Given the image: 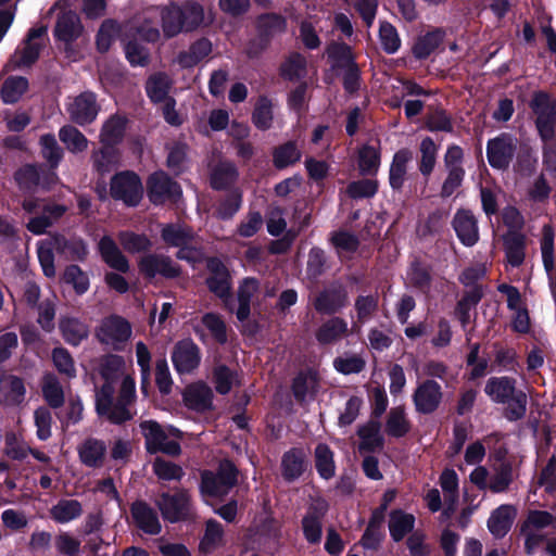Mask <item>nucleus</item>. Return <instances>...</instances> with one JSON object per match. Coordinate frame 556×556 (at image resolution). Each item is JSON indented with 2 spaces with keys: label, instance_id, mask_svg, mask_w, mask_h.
Listing matches in <instances>:
<instances>
[{
  "label": "nucleus",
  "instance_id": "f257e3e1",
  "mask_svg": "<svg viewBox=\"0 0 556 556\" xmlns=\"http://www.w3.org/2000/svg\"><path fill=\"white\" fill-rule=\"evenodd\" d=\"M101 376L104 383L96 393L98 415L113 424L129 420L132 414L127 406L135 400L136 389L124 358L117 355L104 357Z\"/></svg>",
  "mask_w": 556,
  "mask_h": 556
},
{
  "label": "nucleus",
  "instance_id": "f03ea898",
  "mask_svg": "<svg viewBox=\"0 0 556 556\" xmlns=\"http://www.w3.org/2000/svg\"><path fill=\"white\" fill-rule=\"evenodd\" d=\"M161 16L163 33L167 38L174 37L184 29L180 8L170 5L164 9L152 8L147 11L144 22L138 28L139 36L147 41H156L160 31L156 27V20Z\"/></svg>",
  "mask_w": 556,
  "mask_h": 556
},
{
  "label": "nucleus",
  "instance_id": "7ed1b4c3",
  "mask_svg": "<svg viewBox=\"0 0 556 556\" xmlns=\"http://www.w3.org/2000/svg\"><path fill=\"white\" fill-rule=\"evenodd\" d=\"M141 432L146 440V447L150 453L162 452L167 455L177 456L181 448L174 439L181 437V431L174 427L163 429L154 420H146L140 424Z\"/></svg>",
  "mask_w": 556,
  "mask_h": 556
},
{
  "label": "nucleus",
  "instance_id": "20e7f679",
  "mask_svg": "<svg viewBox=\"0 0 556 556\" xmlns=\"http://www.w3.org/2000/svg\"><path fill=\"white\" fill-rule=\"evenodd\" d=\"M53 250L72 260L83 258L87 254L86 245L80 240L70 242L63 238H55L52 241L40 244L38 248V258L47 277L55 275Z\"/></svg>",
  "mask_w": 556,
  "mask_h": 556
},
{
  "label": "nucleus",
  "instance_id": "39448f33",
  "mask_svg": "<svg viewBox=\"0 0 556 556\" xmlns=\"http://www.w3.org/2000/svg\"><path fill=\"white\" fill-rule=\"evenodd\" d=\"M200 485L201 494L204 498L207 496H223L237 482V471L233 465L228 462H222L216 473L204 471L202 473Z\"/></svg>",
  "mask_w": 556,
  "mask_h": 556
},
{
  "label": "nucleus",
  "instance_id": "423d86ee",
  "mask_svg": "<svg viewBox=\"0 0 556 556\" xmlns=\"http://www.w3.org/2000/svg\"><path fill=\"white\" fill-rule=\"evenodd\" d=\"M23 207L28 213L39 214L29 219L27 228L35 235H41L51 224L60 218L66 211V207L59 204H48L41 200L27 199Z\"/></svg>",
  "mask_w": 556,
  "mask_h": 556
},
{
  "label": "nucleus",
  "instance_id": "0eeeda50",
  "mask_svg": "<svg viewBox=\"0 0 556 556\" xmlns=\"http://www.w3.org/2000/svg\"><path fill=\"white\" fill-rule=\"evenodd\" d=\"M530 106L536 116L535 123L541 138L544 141L552 140L556 125V100H552L544 92H538L533 96Z\"/></svg>",
  "mask_w": 556,
  "mask_h": 556
},
{
  "label": "nucleus",
  "instance_id": "6e6552de",
  "mask_svg": "<svg viewBox=\"0 0 556 556\" xmlns=\"http://www.w3.org/2000/svg\"><path fill=\"white\" fill-rule=\"evenodd\" d=\"M164 519L170 522L185 520L192 516V505L188 491L178 490L174 494L162 493L156 501Z\"/></svg>",
  "mask_w": 556,
  "mask_h": 556
},
{
  "label": "nucleus",
  "instance_id": "1a4fd4ad",
  "mask_svg": "<svg viewBox=\"0 0 556 556\" xmlns=\"http://www.w3.org/2000/svg\"><path fill=\"white\" fill-rule=\"evenodd\" d=\"M47 33L46 27L31 28L27 35L24 47L16 50L11 60L5 64L4 71L9 72L17 67L31 65L39 56L43 47V36Z\"/></svg>",
  "mask_w": 556,
  "mask_h": 556
},
{
  "label": "nucleus",
  "instance_id": "9d476101",
  "mask_svg": "<svg viewBox=\"0 0 556 556\" xmlns=\"http://www.w3.org/2000/svg\"><path fill=\"white\" fill-rule=\"evenodd\" d=\"M110 191L114 199L135 206L142 198L143 188L136 174L123 172L112 178Z\"/></svg>",
  "mask_w": 556,
  "mask_h": 556
},
{
  "label": "nucleus",
  "instance_id": "9b49d317",
  "mask_svg": "<svg viewBox=\"0 0 556 556\" xmlns=\"http://www.w3.org/2000/svg\"><path fill=\"white\" fill-rule=\"evenodd\" d=\"M274 294V289H269L267 287L261 288L256 279H244L238 290L239 307L236 311L237 318L240 321L247 320L250 315V307L252 304L260 303L261 300L270 298Z\"/></svg>",
  "mask_w": 556,
  "mask_h": 556
},
{
  "label": "nucleus",
  "instance_id": "f8f14e48",
  "mask_svg": "<svg viewBox=\"0 0 556 556\" xmlns=\"http://www.w3.org/2000/svg\"><path fill=\"white\" fill-rule=\"evenodd\" d=\"M66 110L74 123L80 126L92 123L99 113L96 94L83 92L77 97L70 98Z\"/></svg>",
  "mask_w": 556,
  "mask_h": 556
},
{
  "label": "nucleus",
  "instance_id": "ddd939ff",
  "mask_svg": "<svg viewBox=\"0 0 556 556\" xmlns=\"http://www.w3.org/2000/svg\"><path fill=\"white\" fill-rule=\"evenodd\" d=\"M138 266L140 273L149 279L157 276L172 279L180 275V268L170 257L162 254H147L141 257Z\"/></svg>",
  "mask_w": 556,
  "mask_h": 556
},
{
  "label": "nucleus",
  "instance_id": "4468645a",
  "mask_svg": "<svg viewBox=\"0 0 556 556\" xmlns=\"http://www.w3.org/2000/svg\"><path fill=\"white\" fill-rule=\"evenodd\" d=\"M172 362L178 374H191L201 362L198 345L190 339L178 341L172 352Z\"/></svg>",
  "mask_w": 556,
  "mask_h": 556
},
{
  "label": "nucleus",
  "instance_id": "2eb2a0df",
  "mask_svg": "<svg viewBox=\"0 0 556 556\" xmlns=\"http://www.w3.org/2000/svg\"><path fill=\"white\" fill-rule=\"evenodd\" d=\"M441 400V386L430 379L418 383L413 394L416 410L422 414L434 412L439 407Z\"/></svg>",
  "mask_w": 556,
  "mask_h": 556
},
{
  "label": "nucleus",
  "instance_id": "dca6fc26",
  "mask_svg": "<svg viewBox=\"0 0 556 556\" xmlns=\"http://www.w3.org/2000/svg\"><path fill=\"white\" fill-rule=\"evenodd\" d=\"M131 334V327L128 321L121 317H110L103 320L97 336L99 340L114 349L126 342Z\"/></svg>",
  "mask_w": 556,
  "mask_h": 556
},
{
  "label": "nucleus",
  "instance_id": "f3484780",
  "mask_svg": "<svg viewBox=\"0 0 556 556\" xmlns=\"http://www.w3.org/2000/svg\"><path fill=\"white\" fill-rule=\"evenodd\" d=\"M516 149V139L503 134L488 143V160L495 168H505L509 164Z\"/></svg>",
  "mask_w": 556,
  "mask_h": 556
},
{
  "label": "nucleus",
  "instance_id": "a211bd4d",
  "mask_svg": "<svg viewBox=\"0 0 556 556\" xmlns=\"http://www.w3.org/2000/svg\"><path fill=\"white\" fill-rule=\"evenodd\" d=\"M181 195L180 187L163 173H155L149 179V198L155 204L166 200H177Z\"/></svg>",
  "mask_w": 556,
  "mask_h": 556
},
{
  "label": "nucleus",
  "instance_id": "6ab92c4d",
  "mask_svg": "<svg viewBox=\"0 0 556 556\" xmlns=\"http://www.w3.org/2000/svg\"><path fill=\"white\" fill-rule=\"evenodd\" d=\"M453 227L463 244L472 247L478 242V222L470 211L458 210L453 218Z\"/></svg>",
  "mask_w": 556,
  "mask_h": 556
},
{
  "label": "nucleus",
  "instance_id": "aec40b11",
  "mask_svg": "<svg viewBox=\"0 0 556 556\" xmlns=\"http://www.w3.org/2000/svg\"><path fill=\"white\" fill-rule=\"evenodd\" d=\"M206 266L210 274L206 279L208 289L219 298L227 296L230 290V276L226 266L215 257L210 258Z\"/></svg>",
  "mask_w": 556,
  "mask_h": 556
},
{
  "label": "nucleus",
  "instance_id": "412c9836",
  "mask_svg": "<svg viewBox=\"0 0 556 556\" xmlns=\"http://www.w3.org/2000/svg\"><path fill=\"white\" fill-rule=\"evenodd\" d=\"M554 229L549 225H544L541 238V253L544 268L549 279V287L553 295L556 298V265L554 264Z\"/></svg>",
  "mask_w": 556,
  "mask_h": 556
},
{
  "label": "nucleus",
  "instance_id": "4be33fe9",
  "mask_svg": "<svg viewBox=\"0 0 556 556\" xmlns=\"http://www.w3.org/2000/svg\"><path fill=\"white\" fill-rule=\"evenodd\" d=\"M307 468V452L304 448L293 447L286 452L281 458L282 477L288 481L300 478Z\"/></svg>",
  "mask_w": 556,
  "mask_h": 556
},
{
  "label": "nucleus",
  "instance_id": "5701e85b",
  "mask_svg": "<svg viewBox=\"0 0 556 556\" xmlns=\"http://www.w3.org/2000/svg\"><path fill=\"white\" fill-rule=\"evenodd\" d=\"M131 516L136 526L143 532L156 535L161 532L162 526L156 513L143 502H136L131 506Z\"/></svg>",
  "mask_w": 556,
  "mask_h": 556
},
{
  "label": "nucleus",
  "instance_id": "b1692460",
  "mask_svg": "<svg viewBox=\"0 0 556 556\" xmlns=\"http://www.w3.org/2000/svg\"><path fill=\"white\" fill-rule=\"evenodd\" d=\"M348 302V295L343 288L333 287L321 292L315 300L316 311L323 314H332L342 308Z\"/></svg>",
  "mask_w": 556,
  "mask_h": 556
},
{
  "label": "nucleus",
  "instance_id": "393cba45",
  "mask_svg": "<svg viewBox=\"0 0 556 556\" xmlns=\"http://www.w3.org/2000/svg\"><path fill=\"white\" fill-rule=\"evenodd\" d=\"M212 390L204 383L198 382L186 388L184 402L186 406L198 412L212 407Z\"/></svg>",
  "mask_w": 556,
  "mask_h": 556
},
{
  "label": "nucleus",
  "instance_id": "a878e982",
  "mask_svg": "<svg viewBox=\"0 0 556 556\" xmlns=\"http://www.w3.org/2000/svg\"><path fill=\"white\" fill-rule=\"evenodd\" d=\"M106 454L103 441L89 438L78 446L80 462L88 467H101Z\"/></svg>",
  "mask_w": 556,
  "mask_h": 556
},
{
  "label": "nucleus",
  "instance_id": "bb28decb",
  "mask_svg": "<svg viewBox=\"0 0 556 556\" xmlns=\"http://www.w3.org/2000/svg\"><path fill=\"white\" fill-rule=\"evenodd\" d=\"M515 380L508 377H493L486 381L484 391L495 403H507L517 392Z\"/></svg>",
  "mask_w": 556,
  "mask_h": 556
},
{
  "label": "nucleus",
  "instance_id": "cd10ccee",
  "mask_svg": "<svg viewBox=\"0 0 556 556\" xmlns=\"http://www.w3.org/2000/svg\"><path fill=\"white\" fill-rule=\"evenodd\" d=\"M181 20L185 31H191L200 26L208 25L213 22L211 12H205L202 5L195 2H188L180 8Z\"/></svg>",
  "mask_w": 556,
  "mask_h": 556
},
{
  "label": "nucleus",
  "instance_id": "c85d7f7f",
  "mask_svg": "<svg viewBox=\"0 0 556 556\" xmlns=\"http://www.w3.org/2000/svg\"><path fill=\"white\" fill-rule=\"evenodd\" d=\"M99 250L102 258L110 267L122 273H126L129 269L127 258L123 255L112 238L103 237L99 242Z\"/></svg>",
  "mask_w": 556,
  "mask_h": 556
},
{
  "label": "nucleus",
  "instance_id": "c756f323",
  "mask_svg": "<svg viewBox=\"0 0 556 556\" xmlns=\"http://www.w3.org/2000/svg\"><path fill=\"white\" fill-rule=\"evenodd\" d=\"M81 30L78 15L74 12H65L58 18L54 34L60 40L71 42L80 36Z\"/></svg>",
  "mask_w": 556,
  "mask_h": 556
},
{
  "label": "nucleus",
  "instance_id": "7c9ffc66",
  "mask_svg": "<svg viewBox=\"0 0 556 556\" xmlns=\"http://www.w3.org/2000/svg\"><path fill=\"white\" fill-rule=\"evenodd\" d=\"M211 52V41L202 38L192 43L187 51L180 52L176 59V62L184 68H190L199 64Z\"/></svg>",
  "mask_w": 556,
  "mask_h": 556
},
{
  "label": "nucleus",
  "instance_id": "2f4dec72",
  "mask_svg": "<svg viewBox=\"0 0 556 556\" xmlns=\"http://www.w3.org/2000/svg\"><path fill=\"white\" fill-rule=\"evenodd\" d=\"M516 511L509 505H502L489 518L488 527L496 538L504 536L511 527Z\"/></svg>",
  "mask_w": 556,
  "mask_h": 556
},
{
  "label": "nucleus",
  "instance_id": "473e14b6",
  "mask_svg": "<svg viewBox=\"0 0 556 556\" xmlns=\"http://www.w3.org/2000/svg\"><path fill=\"white\" fill-rule=\"evenodd\" d=\"M505 258L507 265L519 267L525 261L526 238L518 232H510L504 239Z\"/></svg>",
  "mask_w": 556,
  "mask_h": 556
},
{
  "label": "nucleus",
  "instance_id": "72a5a7b5",
  "mask_svg": "<svg viewBox=\"0 0 556 556\" xmlns=\"http://www.w3.org/2000/svg\"><path fill=\"white\" fill-rule=\"evenodd\" d=\"M440 485L444 493L446 508L444 515L450 517L455 510L458 501V477L455 470L445 469L440 477Z\"/></svg>",
  "mask_w": 556,
  "mask_h": 556
},
{
  "label": "nucleus",
  "instance_id": "f704fd0d",
  "mask_svg": "<svg viewBox=\"0 0 556 556\" xmlns=\"http://www.w3.org/2000/svg\"><path fill=\"white\" fill-rule=\"evenodd\" d=\"M83 514V506L77 500H60L50 509L51 518L58 523H68Z\"/></svg>",
  "mask_w": 556,
  "mask_h": 556
},
{
  "label": "nucleus",
  "instance_id": "c9c22d12",
  "mask_svg": "<svg viewBox=\"0 0 556 556\" xmlns=\"http://www.w3.org/2000/svg\"><path fill=\"white\" fill-rule=\"evenodd\" d=\"M161 235L166 244L179 249L189 245L193 239L191 229L179 223L164 225Z\"/></svg>",
  "mask_w": 556,
  "mask_h": 556
},
{
  "label": "nucleus",
  "instance_id": "e433bc0d",
  "mask_svg": "<svg viewBox=\"0 0 556 556\" xmlns=\"http://www.w3.org/2000/svg\"><path fill=\"white\" fill-rule=\"evenodd\" d=\"M60 329L64 340L72 345H78L89 334L88 326L75 317L62 318Z\"/></svg>",
  "mask_w": 556,
  "mask_h": 556
},
{
  "label": "nucleus",
  "instance_id": "4c0bfd02",
  "mask_svg": "<svg viewBox=\"0 0 556 556\" xmlns=\"http://www.w3.org/2000/svg\"><path fill=\"white\" fill-rule=\"evenodd\" d=\"M412 159L413 153L407 149H402L394 154L389 177L390 185L393 189L402 188L407 172V164Z\"/></svg>",
  "mask_w": 556,
  "mask_h": 556
},
{
  "label": "nucleus",
  "instance_id": "58836bf2",
  "mask_svg": "<svg viewBox=\"0 0 556 556\" xmlns=\"http://www.w3.org/2000/svg\"><path fill=\"white\" fill-rule=\"evenodd\" d=\"M348 323L342 318L334 317L326 321L316 333V339L323 344L338 341L348 334Z\"/></svg>",
  "mask_w": 556,
  "mask_h": 556
},
{
  "label": "nucleus",
  "instance_id": "ea45409f",
  "mask_svg": "<svg viewBox=\"0 0 556 556\" xmlns=\"http://www.w3.org/2000/svg\"><path fill=\"white\" fill-rule=\"evenodd\" d=\"M380 422L378 420H369L358 429L361 438L359 450L375 451L382 446L383 439L380 432Z\"/></svg>",
  "mask_w": 556,
  "mask_h": 556
},
{
  "label": "nucleus",
  "instance_id": "a19ab883",
  "mask_svg": "<svg viewBox=\"0 0 556 556\" xmlns=\"http://www.w3.org/2000/svg\"><path fill=\"white\" fill-rule=\"evenodd\" d=\"M126 122L124 116H111L102 126L100 140L106 146L117 143L124 136Z\"/></svg>",
  "mask_w": 556,
  "mask_h": 556
},
{
  "label": "nucleus",
  "instance_id": "79ce46f5",
  "mask_svg": "<svg viewBox=\"0 0 556 556\" xmlns=\"http://www.w3.org/2000/svg\"><path fill=\"white\" fill-rule=\"evenodd\" d=\"M415 525L413 515L402 510H395L390 514L389 530L394 541H401L408 532H410Z\"/></svg>",
  "mask_w": 556,
  "mask_h": 556
},
{
  "label": "nucleus",
  "instance_id": "37998d69",
  "mask_svg": "<svg viewBox=\"0 0 556 556\" xmlns=\"http://www.w3.org/2000/svg\"><path fill=\"white\" fill-rule=\"evenodd\" d=\"M224 529L223 526L214 520L206 521L204 534L200 542V549L203 553H210L223 545Z\"/></svg>",
  "mask_w": 556,
  "mask_h": 556
},
{
  "label": "nucleus",
  "instance_id": "c03bdc74",
  "mask_svg": "<svg viewBox=\"0 0 556 556\" xmlns=\"http://www.w3.org/2000/svg\"><path fill=\"white\" fill-rule=\"evenodd\" d=\"M274 119V102L266 98L260 97L255 103L252 114L253 124L262 130L269 129Z\"/></svg>",
  "mask_w": 556,
  "mask_h": 556
},
{
  "label": "nucleus",
  "instance_id": "a18cd8bd",
  "mask_svg": "<svg viewBox=\"0 0 556 556\" xmlns=\"http://www.w3.org/2000/svg\"><path fill=\"white\" fill-rule=\"evenodd\" d=\"M28 81L21 76H11L7 78L1 87V98L4 103H15L26 92Z\"/></svg>",
  "mask_w": 556,
  "mask_h": 556
},
{
  "label": "nucleus",
  "instance_id": "49530a36",
  "mask_svg": "<svg viewBox=\"0 0 556 556\" xmlns=\"http://www.w3.org/2000/svg\"><path fill=\"white\" fill-rule=\"evenodd\" d=\"M170 79L167 75L156 73L147 81V93L153 102H164L168 100V90L170 88Z\"/></svg>",
  "mask_w": 556,
  "mask_h": 556
},
{
  "label": "nucleus",
  "instance_id": "de8ad7c7",
  "mask_svg": "<svg viewBox=\"0 0 556 556\" xmlns=\"http://www.w3.org/2000/svg\"><path fill=\"white\" fill-rule=\"evenodd\" d=\"M60 140L68 151L79 153L87 149L88 140L83 132L72 125L63 126L59 131Z\"/></svg>",
  "mask_w": 556,
  "mask_h": 556
},
{
  "label": "nucleus",
  "instance_id": "09e8293b",
  "mask_svg": "<svg viewBox=\"0 0 556 556\" xmlns=\"http://www.w3.org/2000/svg\"><path fill=\"white\" fill-rule=\"evenodd\" d=\"M315 465L324 479H330L336 472L333 453L326 444H318L315 448Z\"/></svg>",
  "mask_w": 556,
  "mask_h": 556
},
{
  "label": "nucleus",
  "instance_id": "8fccbe9b",
  "mask_svg": "<svg viewBox=\"0 0 556 556\" xmlns=\"http://www.w3.org/2000/svg\"><path fill=\"white\" fill-rule=\"evenodd\" d=\"M318 515L309 513L303 519V531L306 540L311 543L319 542L321 538V526L319 518L326 511L327 504L321 501L317 503Z\"/></svg>",
  "mask_w": 556,
  "mask_h": 556
},
{
  "label": "nucleus",
  "instance_id": "3c124183",
  "mask_svg": "<svg viewBox=\"0 0 556 556\" xmlns=\"http://www.w3.org/2000/svg\"><path fill=\"white\" fill-rule=\"evenodd\" d=\"M409 429L403 407H394L390 410L386 424V431L392 437H403Z\"/></svg>",
  "mask_w": 556,
  "mask_h": 556
},
{
  "label": "nucleus",
  "instance_id": "603ef678",
  "mask_svg": "<svg viewBox=\"0 0 556 556\" xmlns=\"http://www.w3.org/2000/svg\"><path fill=\"white\" fill-rule=\"evenodd\" d=\"M380 165V153L372 146H364L358 154V167L363 175L375 174Z\"/></svg>",
  "mask_w": 556,
  "mask_h": 556
},
{
  "label": "nucleus",
  "instance_id": "864d4df0",
  "mask_svg": "<svg viewBox=\"0 0 556 556\" xmlns=\"http://www.w3.org/2000/svg\"><path fill=\"white\" fill-rule=\"evenodd\" d=\"M281 74L290 80L300 79L306 74V60L299 53H292L281 65Z\"/></svg>",
  "mask_w": 556,
  "mask_h": 556
},
{
  "label": "nucleus",
  "instance_id": "5fc2aeb1",
  "mask_svg": "<svg viewBox=\"0 0 556 556\" xmlns=\"http://www.w3.org/2000/svg\"><path fill=\"white\" fill-rule=\"evenodd\" d=\"M438 147L429 137L420 142V165L419 170L424 176H429L433 170L437 161Z\"/></svg>",
  "mask_w": 556,
  "mask_h": 556
},
{
  "label": "nucleus",
  "instance_id": "6e6d98bb",
  "mask_svg": "<svg viewBox=\"0 0 556 556\" xmlns=\"http://www.w3.org/2000/svg\"><path fill=\"white\" fill-rule=\"evenodd\" d=\"M121 33L119 25L112 21H104L97 35V47L99 51L105 52L110 49L112 42L117 38Z\"/></svg>",
  "mask_w": 556,
  "mask_h": 556
},
{
  "label": "nucleus",
  "instance_id": "4d7b16f0",
  "mask_svg": "<svg viewBox=\"0 0 556 556\" xmlns=\"http://www.w3.org/2000/svg\"><path fill=\"white\" fill-rule=\"evenodd\" d=\"M301 152L294 142H287L275 150L274 164L277 168H283L296 163Z\"/></svg>",
  "mask_w": 556,
  "mask_h": 556
},
{
  "label": "nucleus",
  "instance_id": "13d9d810",
  "mask_svg": "<svg viewBox=\"0 0 556 556\" xmlns=\"http://www.w3.org/2000/svg\"><path fill=\"white\" fill-rule=\"evenodd\" d=\"M379 39L383 50L387 53H395L401 46V39L399 37L396 28L388 23L381 22L379 28Z\"/></svg>",
  "mask_w": 556,
  "mask_h": 556
},
{
  "label": "nucleus",
  "instance_id": "bf43d9fd",
  "mask_svg": "<svg viewBox=\"0 0 556 556\" xmlns=\"http://www.w3.org/2000/svg\"><path fill=\"white\" fill-rule=\"evenodd\" d=\"M442 35L440 31L428 33L420 37L413 48L416 58L425 59L429 56L440 45Z\"/></svg>",
  "mask_w": 556,
  "mask_h": 556
},
{
  "label": "nucleus",
  "instance_id": "052dcab7",
  "mask_svg": "<svg viewBox=\"0 0 556 556\" xmlns=\"http://www.w3.org/2000/svg\"><path fill=\"white\" fill-rule=\"evenodd\" d=\"M4 402L8 404H18L22 402L25 394V387L23 381L14 376H9L4 379L3 390Z\"/></svg>",
  "mask_w": 556,
  "mask_h": 556
},
{
  "label": "nucleus",
  "instance_id": "680f3d73",
  "mask_svg": "<svg viewBox=\"0 0 556 556\" xmlns=\"http://www.w3.org/2000/svg\"><path fill=\"white\" fill-rule=\"evenodd\" d=\"M43 395L52 407H60L64 403V393L54 376H47L42 387Z\"/></svg>",
  "mask_w": 556,
  "mask_h": 556
},
{
  "label": "nucleus",
  "instance_id": "e2e57ef3",
  "mask_svg": "<svg viewBox=\"0 0 556 556\" xmlns=\"http://www.w3.org/2000/svg\"><path fill=\"white\" fill-rule=\"evenodd\" d=\"M237 177V170L230 163H220L212 174L211 184L215 189H223Z\"/></svg>",
  "mask_w": 556,
  "mask_h": 556
},
{
  "label": "nucleus",
  "instance_id": "0e129e2a",
  "mask_svg": "<svg viewBox=\"0 0 556 556\" xmlns=\"http://www.w3.org/2000/svg\"><path fill=\"white\" fill-rule=\"evenodd\" d=\"M118 239L123 248L131 253L141 252L151 247L150 240L144 235L125 231L119 233Z\"/></svg>",
  "mask_w": 556,
  "mask_h": 556
},
{
  "label": "nucleus",
  "instance_id": "69168bd1",
  "mask_svg": "<svg viewBox=\"0 0 556 556\" xmlns=\"http://www.w3.org/2000/svg\"><path fill=\"white\" fill-rule=\"evenodd\" d=\"M52 359L59 372L67 376L68 378L76 376L74 361L67 350L63 348L54 349L52 352Z\"/></svg>",
  "mask_w": 556,
  "mask_h": 556
},
{
  "label": "nucleus",
  "instance_id": "338daca9",
  "mask_svg": "<svg viewBox=\"0 0 556 556\" xmlns=\"http://www.w3.org/2000/svg\"><path fill=\"white\" fill-rule=\"evenodd\" d=\"M334 368L344 375L356 374L365 367V361L359 355H343L333 361Z\"/></svg>",
  "mask_w": 556,
  "mask_h": 556
},
{
  "label": "nucleus",
  "instance_id": "774afa93",
  "mask_svg": "<svg viewBox=\"0 0 556 556\" xmlns=\"http://www.w3.org/2000/svg\"><path fill=\"white\" fill-rule=\"evenodd\" d=\"M332 243L341 257H346L356 251L358 247V240L355 236L340 231L333 235Z\"/></svg>",
  "mask_w": 556,
  "mask_h": 556
}]
</instances>
